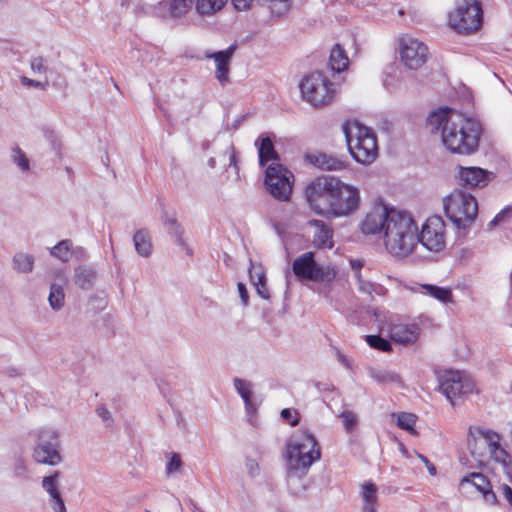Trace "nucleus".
Instances as JSON below:
<instances>
[{
	"label": "nucleus",
	"mask_w": 512,
	"mask_h": 512,
	"mask_svg": "<svg viewBox=\"0 0 512 512\" xmlns=\"http://www.w3.org/2000/svg\"><path fill=\"white\" fill-rule=\"evenodd\" d=\"M446 216L459 229L472 225L478 214L476 198L463 190L456 189L443 199Z\"/></svg>",
	"instance_id": "0eeeda50"
},
{
	"label": "nucleus",
	"mask_w": 512,
	"mask_h": 512,
	"mask_svg": "<svg viewBox=\"0 0 512 512\" xmlns=\"http://www.w3.org/2000/svg\"><path fill=\"white\" fill-rule=\"evenodd\" d=\"M306 198L317 214L333 218L356 212L361 199L360 190L356 186L331 176L318 178L309 184Z\"/></svg>",
	"instance_id": "f03ea898"
},
{
	"label": "nucleus",
	"mask_w": 512,
	"mask_h": 512,
	"mask_svg": "<svg viewBox=\"0 0 512 512\" xmlns=\"http://www.w3.org/2000/svg\"><path fill=\"white\" fill-rule=\"evenodd\" d=\"M348 64L349 59L344 49L339 44H336L330 54V65L332 70L341 72L347 68Z\"/></svg>",
	"instance_id": "72a5a7b5"
},
{
	"label": "nucleus",
	"mask_w": 512,
	"mask_h": 512,
	"mask_svg": "<svg viewBox=\"0 0 512 512\" xmlns=\"http://www.w3.org/2000/svg\"><path fill=\"white\" fill-rule=\"evenodd\" d=\"M379 4L378 9L381 12L378 15L379 17H388L391 20H396L404 16L407 12L399 2H379Z\"/></svg>",
	"instance_id": "473e14b6"
},
{
	"label": "nucleus",
	"mask_w": 512,
	"mask_h": 512,
	"mask_svg": "<svg viewBox=\"0 0 512 512\" xmlns=\"http://www.w3.org/2000/svg\"><path fill=\"white\" fill-rule=\"evenodd\" d=\"M401 452L407 459H411L413 456H416L418 459H420L424 463V465L426 466L430 475H432V476L436 475V473H437L436 467L429 461V459L426 456L418 453L417 451L409 452L404 447H401Z\"/></svg>",
	"instance_id": "37998d69"
},
{
	"label": "nucleus",
	"mask_w": 512,
	"mask_h": 512,
	"mask_svg": "<svg viewBox=\"0 0 512 512\" xmlns=\"http://www.w3.org/2000/svg\"><path fill=\"white\" fill-rule=\"evenodd\" d=\"M418 243L433 252H439L446 245V225L440 216L429 217L418 231Z\"/></svg>",
	"instance_id": "ddd939ff"
},
{
	"label": "nucleus",
	"mask_w": 512,
	"mask_h": 512,
	"mask_svg": "<svg viewBox=\"0 0 512 512\" xmlns=\"http://www.w3.org/2000/svg\"><path fill=\"white\" fill-rule=\"evenodd\" d=\"M358 289L367 295H371L375 291V286L372 282L364 280L361 275H357Z\"/></svg>",
	"instance_id": "8fccbe9b"
},
{
	"label": "nucleus",
	"mask_w": 512,
	"mask_h": 512,
	"mask_svg": "<svg viewBox=\"0 0 512 512\" xmlns=\"http://www.w3.org/2000/svg\"><path fill=\"white\" fill-rule=\"evenodd\" d=\"M59 448L58 433L54 429L43 428L37 433V443L34 448L33 458L40 464L58 465L62 461Z\"/></svg>",
	"instance_id": "9b49d317"
},
{
	"label": "nucleus",
	"mask_w": 512,
	"mask_h": 512,
	"mask_svg": "<svg viewBox=\"0 0 512 512\" xmlns=\"http://www.w3.org/2000/svg\"><path fill=\"white\" fill-rule=\"evenodd\" d=\"M50 285H57L60 288L64 289V287L67 285V277L64 270L59 269L54 272L53 279Z\"/></svg>",
	"instance_id": "603ef678"
},
{
	"label": "nucleus",
	"mask_w": 512,
	"mask_h": 512,
	"mask_svg": "<svg viewBox=\"0 0 512 512\" xmlns=\"http://www.w3.org/2000/svg\"><path fill=\"white\" fill-rule=\"evenodd\" d=\"M59 471H55L52 475L46 476L42 480V487L50 495V502L55 512H66L64 501L58 490Z\"/></svg>",
	"instance_id": "5701e85b"
},
{
	"label": "nucleus",
	"mask_w": 512,
	"mask_h": 512,
	"mask_svg": "<svg viewBox=\"0 0 512 512\" xmlns=\"http://www.w3.org/2000/svg\"><path fill=\"white\" fill-rule=\"evenodd\" d=\"M21 81V84L23 86H32V87H35V88H39L41 90H45L46 87H47V83H44V82H40V81H37V80H34V79H30L26 76H23L21 77L20 79Z\"/></svg>",
	"instance_id": "864d4df0"
},
{
	"label": "nucleus",
	"mask_w": 512,
	"mask_h": 512,
	"mask_svg": "<svg viewBox=\"0 0 512 512\" xmlns=\"http://www.w3.org/2000/svg\"><path fill=\"white\" fill-rule=\"evenodd\" d=\"M362 511L363 512H376L377 509V487L372 482H366L362 485Z\"/></svg>",
	"instance_id": "bb28decb"
},
{
	"label": "nucleus",
	"mask_w": 512,
	"mask_h": 512,
	"mask_svg": "<svg viewBox=\"0 0 512 512\" xmlns=\"http://www.w3.org/2000/svg\"><path fill=\"white\" fill-rule=\"evenodd\" d=\"M293 180L292 172L280 163L272 162L268 165L265 183L274 198L288 201L292 193Z\"/></svg>",
	"instance_id": "f8f14e48"
},
{
	"label": "nucleus",
	"mask_w": 512,
	"mask_h": 512,
	"mask_svg": "<svg viewBox=\"0 0 512 512\" xmlns=\"http://www.w3.org/2000/svg\"><path fill=\"white\" fill-rule=\"evenodd\" d=\"M339 417L343 420V424L347 432H351L358 423L356 415L349 410L343 411Z\"/></svg>",
	"instance_id": "a18cd8bd"
},
{
	"label": "nucleus",
	"mask_w": 512,
	"mask_h": 512,
	"mask_svg": "<svg viewBox=\"0 0 512 512\" xmlns=\"http://www.w3.org/2000/svg\"><path fill=\"white\" fill-rule=\"evenodd\" d=\"M302 98L314 107L329 105L336 96L334 83L323 73L313 72L300 83Z\"/></svg>",
	"instance_id": "6e6552de"
},
{
	"label": "nucleus",
	"mask_w": 512,
	"mask_h": 512,
	"mask_svg": "<svg viewBox=\"0 0 512 512\" xmlns=\"http://www.w3.org/2000/svg\"><path fill=\"white\" fill-rule=\"evenodd\" d=\"M418 244V226L413 217L402 211L390 210V217L383 235L386 251L394 257L405 258Z\"/></svg>",
	"instance_id": "7ed1b4c3"
},
{
	"label": "nucleus",
	"mask_w": 512,
	"mask_h": 512,
	"mask_svg": "<svg viewBox=\"0 0 512 512\" xmlns=\"http://www.w3.org/2000/svg\"><path fill=\"white\" fill-rule=\"evenodd\" d=\"M35 258L33 255L18 252L13 256L12 267L17 273L28 274L33 271Z\"/></svg>",
	"instance_id": "c756f323"
},
{
	"label": "nucleus",
	"mask_w": 512,
	"mask_h": 512,
	"mask_svg": "<svg viewBox=\"0 0 512 512\" xmlns=\"http://www.w3.org/2000/svg\"><path fill=\"white\" fill-rule=\"evenodd\" d=\"M181 465H182V461H181L179 455L173 454V456L171 457V459L167 465V472L168 473L175 472L180 469Z\"/></svg>",
	"instance_id": "5fc2aeb1"
},
{
	"label": "nucleus",
	"mask_w": 512,
	"mask_h": 512,
	"mask_svg": "<svg viewBox=\"0 0 512 512\" xmlns=\"http://www.w3.org/2000/svg\"><path fill=\"white\" fill-rule=\"evenodd\" d=\"M193 2H157L155 13L164 19H179L191 10Z\"/></svg>",
	"instance_id": "4be33fe9"
},
{
	"label": "nucleus",
	"mask_w": 512,
	"mask_h": 512,
	"mask_svg": "<svg viewBox=\"0 0 512 512\" xmlns=\"http://www.w3.org/2000/svg\"><path fill=\"white\" fill-rule=\"evenodd\" d=\"M511 212V209H503L501 212H499L494 219L490 222L491 226H496L500 223H502L505 218L508 216V214Z\"/></svg>",
	"instance_id": "6e6d98bb"
},
{
	"label": "nucleus",
	"mask_w": 512,
	"mask_h": 512,
	"mask_svg": "<svg viewBox=\"0 0 512 512\" xmlns=\"http://www.w3.org/2000/svg\"><path fill=\"white\" fill-rule=\"evenodd\" d=\"M306 160L323 171H340L346 169L348 166L345 156H338L323 152L307 154Z\"/></svg>",
	"instance_id": "6ab92c4d"
},
{
	"label": "nucleus",
	"mask_w": 512,
	"mask_h": 512,
	"mask_svg": "<svg viewBox=\"0 0 512 512\" xmlns=\"http://www.w3.org/2000/svg\"><path fill=\"white\" fill-rule=\"evenodd\" d=\"M50 254L62 262L69 261L73 256L72 242L70 240H62L50 249Z\"/></svg>",
	"instance_id": "c9c22d12"
},
{
	"label": "nucleus",
	"mask_w": 512,
	"mask_h": 512,
	"mask_svg": "<svg viewBox=\"0 0 512 512\" xmlns=\"http://www.w3.org/2000/svg\"><path fill=\"white\" fill-rule=\"evenodd\" d=\"M420 289L423 294L429 295L442 303H452V290L448 287H440L432 284H422Z\"/></svg>",
	"instance_id": "c85d7f7f"
},
{
	"label": "nucleus",
	"mask_w": 512,
	"mask_h": 512,
	"mask_svg": "<svg viewBox=\"0 0 512 512\" xmlns=\"http://www.w3.org/2000/svg\"><path fill=\"white\" fill-rule=\"evenodd\" d=\"M164 224H165L167 231L170 234L174 235L177 238L178 243L182 245L183 244L182 231H181L179 225L177 224V221L173 218H170V219H167Z\"/></svg>",
	"instance_id": "49530a36"
},
{
	"label": "nucleus",
	"mask_w": 512,
	"mask_h": 512,
	"mask_svg": "<svg viewBox=\"0 0 512 512\" xmlns=\"http://www.w3.org/2000/svg\"><path fill=\"white\" fill-rule=\"evenodd\" d=\"M426 122L431 133L440 132L441 141L450 153L468 156L478 150L482 129L476 119L441 108L431 112Z\"/></svg>",
	"instance_id": "f257e3e1"
},
{
	"label": "nucleus",
	"mask_w": 512,
	"mask_h": 512,
	"mask_svg": "<svg viewBox=\"0 0 512 512\" xmlns=\"http://www.w3.org/2000/svg\"><path fill=\"white\" fill-rule=\"evenodd\" d=\"M343 130L352 157L364 165L373 163L378 156L375 133L359 122L347 123Z\"/></svg>",
	"instance_id": "423d86ee"
},
{
	"label": "nucleus",
	"mask_w": 512,
	"mask_h": 512,
	"mask_svg": "<svg viewBox=\"0 0 512 512\" xmlns=\"http://www.w3.org/2000/svg\"><path fill=\"white\" fill-rule=\"evenodd\" d=\"M511 392H512V382H511Z\"/></svg>",
	"instance_id": "69168bd1"
},
{
	"label": "nucleus",
	"mask_w": 512,
	"mask_h": 512,
	"mask_svg": "<svg viewBox=\"0 0 512 512\" xmlns=\"http://www.w3.org/2000/svg\"><path fill=\"white\" fill-rule=\"evenodd\" d=\"M259 163L261 166H265L268 162L279 163L278 155L274 150L272 140L269 137L261 139L259 145Z\"/></svg>",
	"instance_id": "2f4dec72"
},
{
	"label": "nucleus",
	"mask_w": 512,
	"mask_h": 512,
	"mask_svg": "<svg viewBox=\"0 0 512 512\" xmlns=\"http://www.w3.org/2000/svg\"><path fill=\"white\" fill-rule=\"evenodd\" d=\"M473 388V383L458 371L446 372L440 381V390L450 402L457 397L471 393Z\"/></svg>",
	"instance_id": "2eb2a0df"
},
{
	"label": "nucleus",
	"mask_w": 512,
	"mask_h": 512,
	"mask_svg": "<svg viewBox=\"0 0 512 512\" xmlns=\"http://www.w3.org/2000/svg\"><path fill=\"white\" fill-rule=\"evenodd\" d=\"M96 279V273L93 269L79 266L75 269L73 281L83 290L92 288Z\"/></svg>",
	"instance_id": "cd10ccee"
},
{
	"label": "nucleus",
	"mask_w": 512,
	"mask_h": 512,
	"mask_svg": "<svg viewBox=\"0 0 512 512\" xmlns=\"http://www.w3.org/2000/svg\"><path fill=\"white\" fill-rule=\"evenodd\" d=\"M371 377L381 384L400 383V377L396 373L386 370H377L371 372Z\"/></svg>",
	"instance_id": "a19ab883"
},
{
	"label": "nucleus",
	"mask_w": 512,
	"mask_h": 512,
	"mask_svg": "<svg viewBox=\"0 0 512 512\" xmlns=\"http://www.w3.org/2000/svg\"><path fill=\"white\" fill-rule=\"evenodd\" d=\"M397 418V425L399 428L406 430L413 436H417L418 432L415 429L418 417L413 413L402 412L395 415Z\"/></svg>",
	"instance_id": "e433bc0d"
},
{
	"label": "nucleus",
	"mask_w": 512,
	"mask_h": 512,
	"mask_svg": "<svg viewBox=\"0 0 512 512\" xmlns=\"http://www.w3.org/2000/svg\"><path fill=\"white\" fill-rule=\"evenodd\" d=\"M237 49V43H233L226 50L205 53L206 59H213L216 64L215 77L221 85L229 82L230 63Z\"/></svg>",
	"instance_id": "f3484780"
},
{
	"label": "nucleus",
	"mask_w": 512,
	"mask_h": 512,
	"mask_svg": "<svg viewBox=\"0 0 512 512\" xmlns=\"http://www.w3.org/2000/svg\"><path fill=\"white\" fill-rule=\"evenodd\" d=\"M235 11H247L251 9L252 2H231Z\"/></svg>",
	"instance_id": "13d9d810"
},
{
	"label": "nucleus",
	"mask_w": 512,
	"mask_h": 512,
	"mask_svg": "<svg viewBox=\"0 0 512 512\" xmlns=\"http://www.w3.org/2000/svg\"><path fill=\"white\" fill-rule=\"evenodd\" d=\"M491 173L480 167H462L458 168V179L463 186L475 188L484 187L489 181Z\"/></svg>",
	"instance_id": "aec40b11"
},
{
	"label": "nucleus",
	"mask_w": 512,
	"mask_h": 512,
	"mask_svg": "<svg viewBox=\"0 0 512 512\" xmlns=\"http://www.w3.org/2000/svg\"><path fill=\"white\" fill-rule=\"evenodd\" d=\"M33 73L44 74L47 71L46 60L42 56L34 57L30 62Z\"/></svg>",
	"instance_id": "de8ad7c7"
},
{
	"label": "nucleus",
	"mask_w": 512,
	"mask_h": 512,
	"mask_svg": "<svg viewBox=\"0 0 512 512\" xmlns=\"http://www.w3.org/2000/svg\"><path fill=\"white\" fill-rule=\"evenodd\" d=\"M223 156L224 157L227 156L229 165L233 166L235 168L236 174H238L239 173V167L237 165V157H236V153H235V148H234V146L232 144H229V145L226 146V148L224 150V153H223Z\"/></svg>",
	"instance_id": "09e8293b"
},
{
	"label": "nucleus",
	"mask_w": 512,
	"mask_h": 512,
	"mask_svg": "<svg viewBox=\"0 0 512 512\" xmlns=\"http://www.w3.org/2000/svg\"><path fill=\"white\" fill-rule=\"evenodd\" d=\"M310 226L315 228L314 233V244L318 247H329L331 248L332 243V229L327 226L322 220H311L309 222Z\"/></svg>",
	"instance_id": "393cba45"
},
{
	"label": "nucleus",
	"mask_w": 512,
	"mask_h": 512,
	"mask_svg": "<svg viewBox=\"0 0 512 512\" xmlns=\"http://www.w3.org/2000/svg\"><path fill=\"white\" fill-rule=\"evenodd\" d=\"M427 46L418 39L403 37L400 40V59L409 69H419L428 58Z\"/></svg>",
	"instance_id": "4468645a"
},
{
	"label": "nucleus",
	"mask_w": 512,
	"mask_h": 512,
	"mask_svg": "<svg viewBox=\"0 0 512 512\" xmlns=\"http://www.w3.org/2000/svg\"><path fill=\"white\" fill-rule=\"evenodd\" d=\"M390 210L384 205L375 206L361 223V230L364 234L374 235L379 232L385 233Z\"/></svg>",
	"instance_id": "dca6fc26"
},
{
	"label": "nucleus",
	"mask_w": 512,
	"mask_h": 512,
	"mask_svg": "<svg viewBox=\"0 0 512 512\" xmlns=\"http://www.w3.org/2000/svg\"><path fill=\"white\" fill-rule=\"evenodd\" d=\"M135 250L142 257H149L152 253L151 238L146 230H138L133 236Z\"/></svg>",
	"instance_id": "7c9ffc66"
},
{
	"label": "nucleus",
	"mask_w": 512,
	"mask_h": 512,
	"mask_svg": "<svg viewBox=\"0 0 512 512\" xmlns=\"http://www.w3.org/2000/svg\"><path fill=\"white\" fill-rule=\"evenodd\" d=\"M421 328L416 323L396 322L389 326L391 340L400 345H412L417 342Z\"/></svg>",
	"instance_id": "a211bd4d"
},
{
	"label": "nucleus",
	"mask_w": 512,
	"mask_h": 512,
	"mask_svg": "<svg viewBox=\"0 0 512 512\" xmlns=\"http://www.w3.org/2000/svg\"><path fill=\"white\" fill-rule=\"evenodd\" d=\"M146 512H151V511H148V510H147Z\"/></svg>",
	"instance_id": "338daca9"
},
{
	"label": "nucleus",
	"mask_w": 512,
	"mask_h": 512,
	"mask_svg": "<svg viewBox=\"0 0 512 512\" xmlns=\"http://www.w3.org/2000/svg\"><path fill=\"white\" fill-rule=\"evenodd\" d=\"M249 276L253 286L256 289L257 294L263 299H269L270 293L266 287V275L260 266L251 264L249 269Z\"/></svg>",
	"instance_id": "a878e982"
},
{
	"label": "nucleus",
	"mask_w": 512,
	"mask_h": 512,
	"mask_svg": "<svg viewBox=\"0 0 512 512\" xmlns=\"http://www.w3.org/2000/svg\"><path fill=\"white\" fill-rule=\"evenodd\" d=\"M96 412H97L98 416L104 422L112 421L111 414H110L109 410L106 407H104V406L98 407L96 409Z\"/></svg>",
	"instance_id": "4d7b16f0"
},
{
	"label": "nucleus",
	"mask_w": 512,
	"mask_h": 512,
	"mask_svg": "<svg viewBox=\"0 0 512 512\" xmlns=\"http://www.w3.org/2000/svg\"><path fill=\"white\" fill-rule=\"evenodd\" d=\"M261 11H268L271 18H281L286 15L291 6L289 2H257Z\"/></svg>",
	"instance_id": "f704fd0d"
},
{
	"label": "nucleus",
	"mask_w": 512,
	"mask_h": 512,
	"mask_svg": "<svg viewBox=\"0 0 512 512\" xmlns=\"http://www.w3.org/2000/svg\"><path fill=\"white\" fill-rule=\"evenodd\" d=\"M466 485L474 486L483 495L487 503L492 505L498 503L496 492L492 490V485L483 474L471 473L463 477L460 481V486L465 488Z\"/></svg>",
	"instance_id": "412c9836"
},
{
	"label": "nucleus",
	"mask_w": 512,
	"mask_h": 512,
	"mask_svg": "<svg viewBox=\"0 0 512 512\" xmlns=\"http://www.w3.org/2000/svg\"><path fill=\"white\" fill-rule=\"evenodd\" d=\"M2 397H3V396H2V393L0 392V398H2Z\"/></svg>",
	"instance_id": "0e129e2a"
},
{
	"label": "nucleus",
	"mask_w": 512,
	"mask_h": 512,
	"mask_svg": "<svg viewBox=\"0 0 512 512\" xmlns=\"http://www.w3.org/2000/svg\"><path fill=\"white\" fill-rule=\"evenodd\" d=\"M281 417L290 423L291 426H296L299 423V416L297 411L285 408L281 411Z\"/></svg>",
	"instance_id": "3c124183"
},
{
	"label": "nucleus",
	"mask_w": 512,
	"mask_h": 512,
	"mask_svg": "<svg viewBox=\"0 0 512 512\" xmlns=\"http://www.w3.org/2000/svg\"><path fill=\"white\" fill-rule=\"evenodd\" d=\"M238 291H239V294H240V297H241V300L243 302L244 305H247L248 303V292H247V289L245 287V285L243 283H238Z\"/></svg>",
	"instance_id": "bf43d9fd"
},
{
	"label": "nucleus",
	"mask_w": 512,
	"mask_h": 512,
	"mask_svg": "<svg viewBox=\"0 0 512 512\" xmlns=\"http://www.w3.org/2000/svg\"><path fill=\"white\" fill-rule=\"evenodd\" d=\"M321 457V450L315 436L306 430L294 432L286 444L285 460L288 478L305 476Z\"/></svg>",
	"instance_id": "20e7f679"
},
{
	"label": "nucleus",
	"mask_w": 512,
	"mask_h": 512,
	"mask_svg": "<svg viewBox=\"0 0 512 512\" xmlns=\"http://www.w3.org/2000/svg\"><path fill=\"white\" fill-rule=\"evenodd\" d=\"M209 165H210V167H212V168H213V167H215V159H214V158H211V159L209 160Z\"/></svg>",
	"instance_id": "e2e57ef3"
},
{
	"label": "nucleus",
	"mask_w": 512,
	"mask_h": 512,
	"mask_svg": "<svg viewBox=\"0 0 512 512\" xmlns=\"http://www.w3.org/2000/svg\"><path fill=\"white\" fill-rule=\"evenodd\" d=\"M469 436L468 447L478 465H484L490 459H493L497 464L496 467H501V464L512 461L511 457L500 446V436L497 433L475 427L470 428Z\"/></svg>",
	"instance_id": "39448f33"
},
{
	"label": "nucleus",
	"mask_w": 512,
	"mask_h": 512,
	"mask_svg": "<svg viewBox=\"0 0 512 512\" xmlns=\"http://www.w3.org/2000/svg\"><path fill=\"white\" fill-rule=\"evenodd\" d=\"M48 302L50 307L54 311H60L65 305V293L64 289L57 285H50V293L48 296Z\"/></svg>",
	"instance_id": "4c0bfd02"
},
{
	"label": "nucleus",
	"mask_w": 512,
	"mask_h": 512,
	"mask_svg": "<svg viewBox=\"0 0 512 512\" xmlns=\"http://www.w3.org/2000/svg\"><path fill=\"white\" fill-rule=\"evenodd\" d=\"M234 386H235L237 392L243 398L245 405H246L247 409L249 410L251 408V395H252L250 383L245 380H242V379H235Z\"/></svg>",
	"instance_id": "ea45409f"
},
{
	"label": "nucleus",
	"mask_w": 512,
	"mask_h": 512,
	"mask_svg": "<svg viewBox=\"0 0 512 512\" xmlns=\"http://www.w3.org/2000/svg\"><path fill=\"white\" fill-rule=\"evenodd\" d=\"M351 267L354 270L356 277H357V275H361L360 270H361L362 264L359 261H351Z\"/></svg>",
	"instance_id": "052dcab7"
},
{
	"label": "nucleus",
	"mask_w": 512,
	"mask_h": 512,
	"mask_svg": "<svg viewBox=\"0 0 512 512\" xmlns=\"http://www.w3.org/2000/svg\"><path fill=\"white\" fill-rule=\"evenodd\" d=\"M483 11L480 2H460L449 12L448 23L452 30L460 34H472L482 25Z\"/></svg>",
	"instance_id": "1a4fd4ad"
},
{
	"label": "nucleus",
	"mask_w": 512,
	"mask_h": 512,
	"mask_svg": "<svg viewBox=\"0 0 512 512\" xmlns=\"http://www.w3.org/2000/svg\"><path fill=\"white\" fill-rule=\"evenodd\" d=\"M12 159H13V162L18 165L22 170H28L29 169V160L28 158L26 157V155L24 154V152L16 147L12 150Z\"/></svg>",
	"instance_id": "c03bdc74"
},
{
	"label": "nucleus",
	"mask_w": 512,
	"mask_h": 512,
	"mask_svg": "<svg viewBox=\"0 0 512 512\" xmlns=\"http://www.w3.org/2000/svg\"><path fill=\"white\" fill-rule=\"evenodd\" d=\"M193 512H205V511H204L202 508H200V507H198V506L194 505V507H193Z\"/></svg>",
	"instance_id": "680f3d73"
},
{
	"label": "nucleus",
	"mask_w": 512,
	"mask_h": 512,
	"mask_svg": "<svg viewBox=\"0 0 512 512\" xmlns=\"http://www.w3.org/2000/svg\"><path fill=\"white\" fill-rule=\"evenodd\" d=\"M292 271L299 280L329 283L336 277V270L330 265L320 264L313 252H305L294 259Z\"/></svg>",
	"instance_id": "9d476101"
},
{
	"label": "nucleus",
	"mask_w": 512,
	"mask_h": 512,
	"mask_svg": "<svg viewBox=\"0 0 512 512\" xmlns=\"http://www.w3.org/2000/svg\"><path fill=\"white\" fill-rule=\"evenodd\" d=\"M226 2H196V13L199 16H211L220 11Z\"/></svg>",
	"instance_id": "58836bf2"
},
{
	"label": "nucleus",
	"mask_w": 512,
	"mask_h": 512,
	"mask_svg": "<svg viewBox=\"0 0 512 512\" xmlns=\"http://www.w3.org/2000/svg\"><path fill=\"white\" fill-rule=\"evenodd\" d=\"M367 343L374 349L389 352L392 350L391 343L378 335H367L366 336Z\"/></svg>",
	"instance_id": "79ce46f5"
},
{
	"label": "nucleus",
	"mask_w": 512,
	"mask_h": 512,
	"mask_svg": "<svg viewBox=\"0 0 512 512\" xmlns=\"http://www.w3.org/2000/svg\"><path fill=\"white\" fill-rule=\"evenodd\" d=\"M498 473H503L505 478L497 486V491L507 501L512 508V461L507 464H501V467H494Z\"/></svg>",
	"instance_id": "b1692460"
}]
</instances>
